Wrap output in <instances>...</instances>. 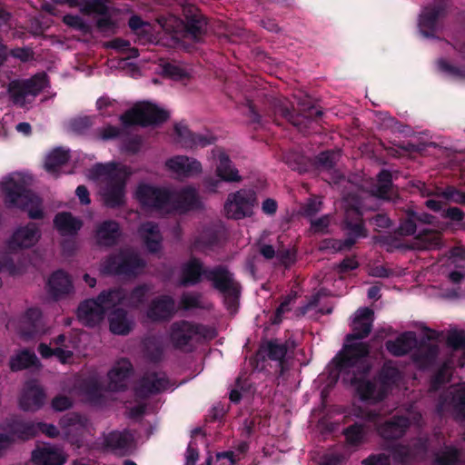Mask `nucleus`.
<instances>
[{
	"label": "nucleus",
	"mask_w": 465,
	"mask_h": 465,
	"mask_svg": "<svg viewBox=\"0 0 465 465\" xmlns=\"http://www.w3.org/2000/svg\"><path fill=\"white\" fill-rule=\"evenodd\" d=\"M299 94L293 95V102L265 94L262 98V112L265 114L281 115L294 126L300 127L303 118L317 121L322 115V110L315 101L303 93V89H296Z\"/></svg>",
	"instance_id": "nucleus-3"
},
{
	"label": "nucleus",
	"mask_w": 465,
	"mask_h": 465,
	"mask_svg": "<svg viewBox=\"0 0 465 465\" xmlns=\"http://www.w3.org/2000/svg\"><path fill=\"white\" fill-rule=\"evenodd\" d=\"M35 424L34 421H25L19 417H11L5 420V429L12 438L16 437L22 440H28L35 437Z\"/></svg>",
	"instance_id": "nucleus-31"
},
{
	"label": "nucleus",
	"mask_w": 465,
	"mask_h": 465,
	"mask_svg": "<svg viewBox=\"0 0 465 465\" xmlns=\"http://www.w3.org/2000/svg\"><path fill=\"white\" fill-rule=\"evenodd\" d=\"M288 351L286 343H281L277 339L262 341L260 343L255 358L258 361L271 360L278 361L282 366Z\"/></svg>",
	"instance_id": "nucleus-24"
},
{
	"label": "nucleus",
	"mask_w": 465,
	"mask_h": 465,
	"mask_svg": "<svg viewBox=\"0 0 465 465\" xmlns=\"http://www.w3.org/2000/svg\"><path fill=\"white\" fill-rule=\"evenodd\" d=\"M313 167L323 170H331L336 164V154L332 151H323L312 160Z\"/></svg>",
	"instance_id": "nucleus-51"
},
{
	"label": "nucleus",
	"mask_w": 465,
	"mask_h": 465,
	"mask_svg": "<svg viewBox=\"0 0 465 465\" xmlns=\"http://www.w3.org/2000/svg\"><path fill=\"white\" fill-rule=\"evenodd\" d=\"M373 314V311L367 307L357 310L351 325L352 331L346 335L344 344L355 343V341L363 340L369 336L372 330Z\"/></svg>",
	"instance_id": "nucleus-16"
},
{
	"label": "nucleus",
	"mask_w": 465,
	"mask_h": 465,
	"mask_svg": "<svg viewBox=\"0 0 465 465\" xmlns=\"http://www.w3.org/2000/svg\"><path fill=\"white\" fill-rule=\"evenodd\" d=\"M134 437L128 430H113L104 437V445L119 456L129 455L132 450Z\"/></svg>",
	"instance_id": "nucleus-27"
},
{
	"label": "nucleus",
	"mask_w": 465,
	"mask_h": 465,
	"mask_svg": "<svg viewBox=\"0 0 465 465\" xmlns=\"http://www.w3.org/2000/svg\"><path fill=\"white\" fill-rule=\"evenodd\" d=\"M283 163L292 171L305 173L313 168L312 159L298 151H288L282 154Z\"/></svg>",
	"instance_id": "nucleus-35"
},
{
	"label": "nucleus",
	"mask_w": 465,
	"mask_h": 465,
	"mask_svg": "<svg viewBox=\"0 0 465 465\" xmlns=\"http://www.w3.org/2000/svg\"><path fill=\"white\" fill-rule=\"evenodd\" d=\"M44 389L35 381H27L19 398V407L25 411L40 410L45 401Z\"/></svg>",
	"instance_id": "nucleus-20"
},
{
	"label": "nucleus",
	"mask_w": 465,
	"mask_h": 465,
	"mask_svg": "<svg viewBox=\"0 0 465 465\" xmlns=\"http://www.w3.org/2000/svg\"><path fill=\"white\" fill-rule=\"evenodd\" d=\"M438 67L440 71H441L442 73L449 76L465 77V73L461 69L450 64L448 61L444 59H440L438 61Z\"/></svg>",
	"instance_id": "nucleus-62"
},
{
	"label": "nucleus",
	"mask_w": 465,
	"mask_h": 465,
	"mask_svg": "<svg viewBox=\"0 0 465 465\" xmlns=\"http://www.w3.org/2000/svg\"><path fill=\"white\" fill-rule=\"evenodd\" d=\"M243 114L248 118L249 124L253 125H262V115L259 113L257 104L250 97L245 96L241 104Z\"/></svg>",
	"instance_id": "nucleus-49"
},
{
	"label": "nucleus",
	"mask_w": 465,
	"mask_h": 465,
	"mask_svg": "<svg viewBox=\"0 0 465 465\" xmlns=\"http://www.w3.org/2000/svg\"><path fill=\"white\" fill-rule=\"evenodd\" d=\"M343 230L346 234L344 243L347 246H351V248H352L359 239L367 237L363 213L360 207L350 205L346 209L343 219Z\"/></svg>",
	"instance_id": "nucleus-13"
},
{
	"label": "nucleus",
	"mask_w": 465,
	"mask_h": 465,
	"mask_svg": "<svg viewBox=\"0 0 465 465\" xmlns=\"http://www.w3.org/2000/svg\"><path fill=\"white\" fill-rule=\"evenodd\" d=\"M212 153L213 157L217 159L215 173L219 179L208 178L205 180V184L211 191L215 192L222 181L226 183H239L242 181L239 171L234 167L229 155L223 148L217 147Z\"/></svg>",
	"instance_id": "nucleus-12"
},
{
	"label": "nucleus",
	"mask_w": 465,
	"mask_h": 465,
	"mask_svg": "<svg viewBox=\"0 0 465 465\" xmlns=\"http://www.w3.org/2000/svg\"><path fill=\"white\" fill-rule=\"evenodd\" d=\"M69 159V150H65L62 147H56L46 155L45 169L49 173H56L61 166L67 163Z\"/></svg>",
	"instance_id": "nucleus-40"
},
{
	"label": "nucleus",
	"mask_w": 465,
	"mask_h": 465,
	"mask_svg": "<svg viewBox=\"0 0 465 465\" xmlns=\"http://www.w3.org/2000/svg\"><path fill=\"white\" fill-rule=\"evenodd\" d=\"M445 7L443 5H433L423 9L420 18V26L423 31L424 28L434 30L437 21L444 15Z\"/></svg>",
	"instance_id": "nucleus-42"
},
{
	"label": "nucleus",
	"mask_w": 465,
	"mask_h": 465,
	"mask_svg": "<svg viewBox=\"0 0 465 465\" xmlns=\"http://www.w3.org/2000/svg\"><path fill=\"white\" fill-rule=\"evenodd\" d=\"M170 117L169 112L151 103H140L121 115L125 126L139 125L148 127L165 123Z\"/></svg>",
	"instance_id": "nucleus-8"
},
{
	"label": "nucleus",
	"mask_w": 465,
	"mask_h": 465,
	"mask_svg": "<svg viewBox=\"0 0 465 465\" xmlns=\"http://www.w3.org/2000/svg\"><path fill=\"white\" fill-rule=\"evenodd\" d=\"M110 46L118 50V70L125 69V65L127 64L133 65L126 61V58L120 56V53L124 52L130 46L129 41L117 38L111 42Z\"/></svg>",
	"instance_id": "nucleus-58"
},
{
	"label": "nucleus",
	"mask_w": 465,
	"mask_h": 465,
	"mask_svg": "<svg viewBox=\"0 0 465 465\" xmlns=\"http://www.w3.org/2000/svg\"><path fill=\"white\" fill-rule=\"evenodd\" d=\"M150 290V286L145 283L137 285L130 292V302L135 306L143 304Z\"/></svg>",
	"instance_id": "nucleus-57"
},
{
	"label": "nucleus",
	"mask_w": 465,
	"mask_h": 465,
	"mask_svg": "<svg viewBox=\"0 0 465 465\" xmlns=\"http://www.w3.org/2000/svg\"><path fill=\"white\" fill-rule=\"evenodd\" d=\"M94 124V118L83 116L74 118L69 122V129L75 134H85Z\"/></svg>",
	"instance_id": "nucleus-53"
},
{
	"label": "nucleus",
	"mask_w": 465,
	"mask_h": 465,
	"mask_svg": "<svg viewBox=\"0 0 465 465\" xmlns=\"http://www.w3.org/2000/svg\"><path fill=\"white\" fill-rule=\"evenodd\" d=\"M427 195H436L438 197H442L449 202L465 205V192L460 191L453 185H448L440 192L429 193Z\"/></svg>",
	"instance_id": "nucleus-48"
},
{
	"label": "nucleus",
	"mask_w": 465,
	"mask_h": 465,
	"mask_svg": "<svg viewBox=\"0 0 465 465\" xmlns=\"http://www.w3.org/2000/svg\"><path fill=\"white\" fill-rule=\"evenodd\" d=\"M417 343L416 334L413 331H404L395 340H388L385 342L386 350L395 357L407 355Z\"/></svg>",
	"instance_id": "nucleus-30"
},
{
	"label": "nucleus",
	"mask_w": 465,
	"mask_h": 465,
	"mask_svg": "<svg viewBox=\"0 0 465 465\" xmlns=\"http://www.w3.org/2000/svg\"><path fill=\"white\" fill-rule=\"evenodd\" d=\"M39 432L51 439H55L60 435V431L56 426L43 421L36 422L35 424V436H37Z\"/></svg>",
	"instance_id": "nucleus-61"
},
{
	"label": "nucleus",
	"mask_w": 465,
	"mask_h": 465,
	"mask_svg": "<svg viewBox=\"0 0 465 465\" xmlns=\"http://www.w3.org/2000/svg\"><path fill=\"white\" fill-rule=\"evenodd\" d=\"M138 233L150 253L161 251L163 236L156 223L149 221L142 223L138 228Z\"/></svg>",
	"instance_id": "nucleus-28"
},
{
	"label": "nucleus",
	"mask_w": 465,
	"mask_h": 465,
	"mask_svg": "<svg viewBox=\"0 0 465 465\" xmlns=\"http://www.w3.org/2000/svg\"><path fill=\"white\" fill-rule=\"evenodd\" d=\"M49 85L48 76L45 72L35 74L29 79L23 81L22 84L12 82L9 87H46Z\"/></svg>",
	"instance_id": "nucleus-52"
},
{
	"label": "nucleus",
	"mask_w": 465,
	"mask_h": 465,
	"mask_svg": "<svg viewBox=\"0 0 465 465\" xmlns=\"http://www.w3.org/2000/svg\"><path fill=\"white\" fill-rule=\"evenodd\" d=\"M94 174L104 175V184L101 188L104 203L111 209L120 208L125 203L126 184L133 172L129 166H117L115 163L96 164Z\"/></svg>",
	"instance_id": "nucleus-4"
},
{
	"label": "nucleus",
	"mask_w": 465,
	"mask_h": 465,
	"mask_svg": "<svg viewBox=\"0 0 465 465\" xmlns=\"http://www.w3.org/2000/svg\"><path fill=\"white\" fill-rule=\"evenodd\" d=\"M417 239L425 242V248H435L440 245V235L434 230L424 229L420 231Z\"/></svg>",
	"instance_id": "nucleus-56"
},
{
	"label": "nucleus",
	"mask_w": 465,
	"mask_h": 465,
	"mask_svg": "<svg viewBox=\"0 0 465 465\" xmlns=\"http://www.w3.org/2000/svg\"><path fill=\"white\" fill-rule=\"evenodd\" d=\"M183 14L185 17L187 34L194 40H199L206 31V21L199 9L193 5H184Z\"/></svg>",
	"instance_id": "nucleus-26"
},
{
	"label": "nucleus",
	"mask_w": 465,
	"mask_h": 465,
	"mask_svg": "<svg viewBox=\"0 0 465 465\" xmlns=\"http://www.w3.org/2000/svg\"><path fill=\"white\" fill-rule=\"evenodd\" d=\"M201 298L202 294L199 292L183 293L180 299V307L185 311L201 309L203 308Z\"/></svg>",
	"instance_id": "nucleus-55"
},
{
	"label": "nucleus",
	"mask_w": 465,
	"mask_h": 465,
	"mask_svg": "<svg viewBox=\"0 0 465 465\" xmlns=\"http://www.w3.org/2000/svg\"><path fill=\"white\" fill-rule=\"evenodd\" d=\"M176 312L174 299L167 294L155 297L149 303L146 317L152 322H164L170 321Z\"/></svg>",
	"instance_id": "nucleus-17"
},
{
	"label": "nucleus",
	"mask_w": 465,
	"mask_h": 465,
	"mask_svg": "<svg viewBox=\"0 0 465 465\" xmlns=\"http://www.w3.org/2000/svg\"><path fill=\"white\" fill-rule=\"evenodd\" d=\"M203 277L213 283V287L232 299H238L240 285L232 273L224 265L213 268L204 267L203 262L196 257H192L181 267L179 285L183 287L195 286L200 283Z\"/></svg>",
	"instance_id": "nucleus-2"
},
{
	"label": "nucleus",
	"mask_w": 465,
	"mask_h": 465,
	"mask_svg": "<svg viewBox=\"0 0 465 465\" xmlns=\"http://www.w3.org/2000/svg\"><path fill=\"white\" fill-rule=\"evenodd\" d=\"M38 362L35 352L23 350L10 359L9 367L12 371H18L35 366Z\"/></svg>",
	"instance_id": "nucleus-44"
},
{
	"label": "nucleus",
	"mask_w": 465,
	"mask_h": 465,
	"mask_svg": "<svg viewBox=\"0 0 465 465\" xmlns=\"http://www.w3.org/2000/svg\"><path fill=\"white\" fill-rule=\"evenodd\" d=\"M346 442L350 446H359L363 442L365 437V424L354 422L343 430Z\"/></svg>",
	"instance_id": "nucleus-47"
},
{
	"label": "nucleus",
	"mask_w": 465,
	"mask_h": 465,
	"mask_svg": "<svg viewBox=\"0 0 465 465\" xmlns=\"http://www.w3.org/2000/svg\"><path fill=\"white\" fill-rule=\"evenodd\" d=\"M169 380L164 373L152 371L144 374L136 389V395L141 398H148L151 395L160 393L168 387Z\"/></svg>",
	"instance_id": "nucleus-22"
},
{
	"label": "nucleus",
	"mask_w": 465,
	"mask_h": 465,
	"mask_svg": "<svg viewBox=\"0 0 465 465\" xmlns=\"http://www.w3.org/2000/svg\"><path fill=\"white\" fill-rule=\"evenodd\" d=\"M145 266V261L138 253L120 251L105 258L102 263V272L108 275L135 277Z\"/></svg>",
	"instance_id": "nucleus-7"
},
{
	"label": "nucleus",
	"mask_w": 465,
	"mask_h": 465,
	"mask_svg": "<svg viewBox=\"0 0 465 465\" xmlns=\"http://www.w3.org/2000/svg\"><path fill=\"white\" fill-rule=\"evenodd\" d=\"M391 456L396 462L406 463L411 458V451L406 445L398 444L391 449Z\"/></svg>",
	"instance_id": "nucleus-59"
},
{
	"label": "nucleus",
	"mask_w": 465,
	"mask_h": 465,
	"mask_svg": "<svg viewBox=\"0 0 465 465\" xmlns=\"http://www.w3.org/2000/svg\"><path fill=\"white\" fill-rule=\"evenodd\" d=\"M145 353L152 362L157 363L163 360V348L155 339H149L145 342Z\"/></svg>",
	"instance_id": "nucleus-54"
},
{
	"label": "nucleus",
	"mask_w": 465,
	"mask_h": 465,
	"mask_svg": "<svg viewBox=\"0 0 465 465\" xmlns=\"http://www.w3.org/2000/svg\"><path fill=\"white\" fill-rule=\"evenodd\" d=\"M162 72L166 77L175 81H185L193 76V68L181 63H165L162 65Z\"/></svg>",
	"instance_id": "nucleus-41"
},
{
	"label": "nucleus",
	"mask_w": 465,
	"mask_h": 465,
	"mask_svg": "<svg viewBox=\"0 0 465 465\" xmlns=\"http://www.w3.org/2000/svg\"><path fill=\"white\" fill-rule=\"evenodd\" d=\"M54 226L62 235H74L82 228L83 223L71 213L62 212L54 216Z\"/></svg>",
	"instance_id": "nucleus-34"
},
{
	"label": "nucleus",
	"mask_w": 465,
	"mask_h": 465,
	"mask_svg": "<svg viewBox=\"0 0 465 465\" xmlns=\"http://www.w3.org/2000/svg\"><path fill=\"white\" fill-rule=\"evenodd\" d=\"M158 24L161 25L163 30L167 33H173L177 31V29L181 26V21H179L175 16H163L157 19Z\"/></svg>",
	"instance_id": "nucleus-64"
},
{
	"label": "nucleus",
	"mask_w": 465,
	"mask_h": 465,
	"mask_svg": "<svg viewBox=\"0 0 465 465\" xmlns=\"http://www.w3.org/2000/svg\"><path fill=\"white\" fill-rule=\"evenodd\" d=\"M0 186L7 208H18L25 211L28 217L33 220L44 218L45 213L41 207L42 200L27 188L24 179L10 177Z\"/></svg>",
	"instance_id": "nucleus-5"
},
{
	"label": "nucleus",
	"mask_w": 465,
	"mask_h": 465,
	"mask_svg": "<svg viewBox=\"0 0 465 465\" xmlns=\"http://www.w3.org/2000/svg\"><path fill=\"white\" fill-rule=\"evenodd\" d=\"M133 372V365L129 361L123 360L117 363L108 373L110 384L115 390H124L126 380Z\"/></svg>",
	"instance_id": "nucleus-36"
},
{
	"label": "nucleus",
	"mask_w": 465,
	"mask_h": 465,
	"mask_svg": "<svg viewBox=\"0 0 465 465\" xmlns=\"http://www.w3.org/2000/svg\"><path fill=\"white\" fill-rule=\"evenodd\" d=\"M166 168L179 178H189L202 173V163L186 155H175L166 160Z\"/></svg>",
	"instance_id": "nucleus-21"
},
{
	"label": "nucleus",
	"mask_w": 465,
	"mask_h": 465,
	"mask_svg": "<svg viewBox=\"0 0 465 465\" xmlns=\"http://www.w3.org/2000/svg\"><path fill=\"white\" fill-rule=\"evenodd\" d=\"M43 89H7L13 104L25 107L30 104Z\"/></svg>",
	"instance_id": "nucleus-46"
},
{
	"label": "nucleus",
	"mask_w": 465,
	"mask_h": 465,
	"mask_svg": "<svg viewBox=\"0 0 465 465\" xmlns=\"http://www.w3.org/2000/svg\"><path fill=\"white\" fill-rule=\"evenodd\" d=\"M201 207L202 202L195 188L185 186L176 193L172 192L169 213L175 211L180 213H185L190 211L198 210Z\"/></svg>",
	"instance_id": "nucleus-19"
},
{
	"label": "nucleus",
	"mask_w": 465,
	"mask_h": 465,
	"mask_svg": "<svg viewBox=\"0 0 465 465\" xmlns=\"http://www.w3.org/2000/svg\"><path fill=\"white\" fill-rule=\"evenodd\" d=\"M32 460L36 465H64L65 456L58 450L43 448L32 452Z\"/></svg>",
	"instance_id": "nucleus-37"
},
{
	"label": "nucleus",
	"mask_w": 465,
	"mask_h": 465,
	"mask_svg": "<svg viewBox=\"0 0 465 465\" xmlns=\"http://www.w3.org/2000/svg\"><path fill=\"white\" fill-rule=\"evenodd\" d=\"M292 301V298L289 295L283 299V301L276 308L273 317L272 318V324H279L282 322L283 314L291 311Z\"/></svg>",
	"instance_id": "nucleus-60"
},
{
	"label": "nucleus",
	"mask_w": 465,
	"mask_h": 465,
	"mask_svg": "<svg viewBox=\"0 0 465 465\" xmlns=\"http://www.w3.org/2000/svg\"><path fill=\"white\" fill-rule=\"evenodd\" d=\"M23 334L28 338H34L36 334L44 332L42 312L38 308L26 310L23 322Z\"/></svg>",
	"instance_id": "nucleus-33"
},
{
	"label": "nucleus",
	"mask_w": 465,
	"mask_h": 465,
	"mask_svg": "<svg viewBox=\"0 0 465 465\" xmlns=\"http://www.w3.org/2000/svg\"><path fill=\"white\" fill-rule=\"evenodd\" d=\"M401 378V372L396 363L391 360H386L374 376L380 387V395L387 398Z\"/></svg>",
	"instance_id": "nucleus-18"
},
{
	"label": "nucleus",
	"mask_w": 465,
	"mask_h": 465,
	"mask_svg": "<svg viewBox=\"0 0 465 465\" xmlns=\"http://www.w3.org/2000/svg\"><path fill=\"white\" fill-rule=\"evenodd\" d=\"M392 174L391 171L382 169L377 174V183L372 186L371 193L374 196L390 200L391 198Z\"/></svg>",
	"instance_id": "nucleus-38"
},
{
	"label": "nucleus",
	"mask_w": 465,
	"mask_h": 465,
	"mask_svg": "<svg viewBox=\"0 0 465 465\" xmlns=\"http://www.w3.org/2000/svg\"><path fill=\"white\" fill-rule=\"evenodd\" d=\"M121 234L119 223L114 220H105L96 225L94 239L99 246L113 247L118 243Z\"/></svg>",
	"instance_id": "nucleus-23"
},
{
	"label": "nucleus",
	"mask_w": 465,
	"mask_h": 465,
	"mask_svg": "<svg viewBox=\"0 0 465 465\" xmlns=\"http://www.w3.org/2000/svg\"><path fill=\"white\" fill-rule=\"evenodd\" d=\"M134 194L143 209L169 213L172 202L171 190L142 183L138 184Z\"/></svg>",
	"instance_id": "nucleus-10"
},
{
	"label": "nucleus",
	"mask_w": 465,
	"mask_h": 465,
	"mask_svg": "<svg viewBox=\"0 0 465 465\" xmlns=\"http://www.w3.org/2000/svg\"><path fill=\"white\" fill-rule=\"evenodd\" d=\"M439 346L436 344H424L412 354L413 361L422 368L433 365L439 355Z\"/></svg>",
	"instance_id": "nucleus-39"
},
{
	"label": "nucleus",
	"mask_w": 465,
	"mask_h": 465,
	"mask_svg": "<svg viewBox=\"0 0 465 465\" xmlns=\"http://www.w3.org/2000/svg\"><path fill=\"white\" fill-rule=\"evenodd\" d=\"M400 224L396 232L401 236L414 235L417 231V222L415 219V211L407 208L400 217Z\"/></svg>",
	"instance_id": "nucleus-45"
},
{
	"label": "nucleus",
	"mask_w": 465,
	"mask_h": 465,
	"mask_svg": "<svg viewBox=\"0 0 465 465\" xmlns=\"http://www.w3.org/2000/svg\"><path fill=\"white\" fill-rule=\"evenodd\" d=\"M411 426L406 416L395 415L379 426L378 432L386 440H396L403 437Z\"/></svg>",
	"instance_id": "nucleus-25"
},
{
	"label": "nucleus",
	"mask_w": 465,
	"mask_h": 465,
	"mask_svg": "<svg viewBox=\"0 0 465 465\" xmlns=\"http://www.w3.org/2000/svg\"><path fill=\"white\" fill-rule=\"evenodd\" d=\"M41 238L39 226L33 222L18 227L7 242L10 251L27 249L35 245Z\"/></svg>",
	"instance_id": "nucleus-15"
},
{
	"label": "nucleus",
	"mask_w": 465,
	"mask_h": 465,
	"mask_svg": "<svg viewBox=\"0 0 465 465\" xmlns=\"http://www.w3.org/2000/svg\"><path fill=\"white\" fill-rule=\"evenodd\" d=\"M124 299L125 293L122 289L103 291L96 298L80 302L77 317L84 326L94 327L104 320L108 310L122 303Z\"/></svg>",
	"instance_id": "nucleus-6"
},
{
	"label": "nucleus",
	"mask_w": 465,
	"mask_h": 465,
	"mask_svg": "<svg viewBox=\"0 0 465 465\" xmlns=\"http://www.w3.org/2000/svg\"><path fill=\"white\" fill-rule=\"evenodd\" d=\"M203 326L185 320L176 321L170 325L169 339L172 346L182 352H192L202 336Z\"/></svg>",
	"instance_id": "nucleus-9"
},
{
	"label": "nucleus",
	"mask_w": 465,
	"mask_h": 465,
	"mask_svg": "<svg viewBox=\"0 0 465 465\" xmlns=\"http://www.w3.org/2000/svg\"><path fill=\"white\" fill-rule=\"evenodd\" d=\"M47 288L49 294L54 300H59L71 293L74 286L70 276L65 272L58 270L50 276Z\"/></svg>",
	"instance_id": "nucleus-29"
},
{
	"label": "nucleus",
	"mask_w": 465,
	"mask_h": 465,
	"mask_svg": "<svg viewBox=\"0 0 465 465\" xmlns=\"http://www.w3.org/2000/svg\"><path fill=\"white\" fill-rule=\"evenodd\" d=\"M109 329L114 334L127 335L133 329V321L128 318L127 311L123 308L114 309L108 317Z\"/></svg>",
	"instance_id": "nucleus-32"
},
{
	"label": "nucleus",
	"mask_w": 465,
	"mask_h": 465,
	"mask_svg": "<svg viewBox=\"0 0 465 465\" xmlns=\"http://www.w3.org/2000/svg\"><path fill=\"white\" fill-rule=\"evenodd\" d=\"M447 343L454 350L464 349L465 350V332L454 331H451L447 338Z\"/></svg>",
	"instance_id": "nucleus-63"
},
{
	"label": "nucleus",
	"mask_w": 465,
	"mask_h": 465,
	"mask_svg": "<svg viewBox=\"0 0 465 465\" xmlns=\"http://www.w3.org/2000/svg\"><path fill=\"white\" fill-rule=\"evenodd\" d=\"M455 419L463 420L465 419V386L457 389L451 398Z\"/></svg>",
	"instance_id": "nucleus-50"
},
{
	"label": "nucleus",
	"mask_w": 465,
	"mask_h": 465,
	"mask_svg": "<svg viewBox=\"0 0 465 465\" xmlns=\"http://www.w3.org/2000/svg\"><path fill=\"white\" fill-rule=\"evenodd\" d=\"M370 353L368 342L343 344L331 360L330 376L335 381L341 376L343 383L353 387L361 401L380 403L386 397L380 395V387L375 379L367 378L372 368L368 359Z\"/></svg>",
	"instance_id": "nucleus-1"
},
{
	"label": "nucleus",
	"mask_w": 465,
	"mask_h": 465,
	"mask_svg": "<svg viewBox=\"0 0 465 465\" xmlns=\"http://www.w3.org/2000/svg\"><path fill=\"white\" fill-rule=\"evenodd\" d=\"M256 193L252 189H241L228 195L224 203V212L228 218L240 220L252 214L256 204Z\"/></svg>",
	"instance_id": "nucleus-11"
},
{
	"label": "nucleus",
	"mask_w": 465,
	"mask_h": 465,
	"mask_svg": "<svg viewBox=\"0 0 465 465\" xmlns=\"http://www.w3.org/2000/svg\"><path fill=\"white\" fill-rule=\"evenodd\" d=\"M461 451L454 445H444L436 454L434 463L436 465H459L460 463Z\"/></svg>",
	"instance_id": "nucleus-43"
},
{
	"label": "nucleus",
	"mask_w": 465,
	"mask_h": 465,
	"mask_svg": "<svg viewBox=\"0 0 465 465\" xmlns=\"http://www.w3.org/2000/svg\"><path fill=\"white\" fill-rule=\"evenodd\" d=\"M173 129L176 134V142L185 149L203 148L216 141V137L211 133H193L182 123L175 124Z\"/></svg>",
	"instance_id": "nucleus-14"
}]
</instances>
